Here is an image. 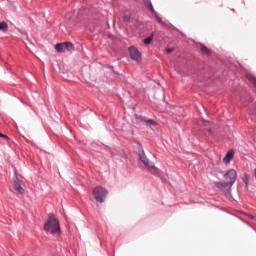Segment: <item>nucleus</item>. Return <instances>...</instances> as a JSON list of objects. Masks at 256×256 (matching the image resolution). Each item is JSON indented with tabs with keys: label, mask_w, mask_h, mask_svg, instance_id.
Masks as SVG:
<instances>
[{
	"label": "nucleus",
	"mask_w": 256,
	"mask_h": 256,
	"mask_svg": "<svg viewBox=\"0 0 256 256\" xmlns=\"http://www.w3.org/2000/svg\"><path fill=\"white\" fill-rule=\"evenodd\" d=\"M14 189L15 191L19 192L20 194L23 193V187H21V184H19V182L14 181Z\"/></svg>",
	"instance_id": "nucleus-12"
},
{
	"label": "nucleus",
	"mask_w": 256,
	"mask_h": 256,
	"mask_svg": "<svg viewBox=\"0 0 256 256\" xmlns=\"http://www.w3.org/2000/svg\"><path fill=\"white\" fill-rule=\"evenodd\" d=\"M7 29H9V25H7L6 22H0V31L7 33Z\"/></svg>",
	"instance_id": "nucleus-13"
},
{
	"label": "nucleus",
	"mask_w": 256,
	"mask_h": 256,
	"mask_svg": "<svg viewBox=\"0 0 256 256\" xmlns=\"http://www.w3.org/2000/svg\"><path fill=\"white\" fill-rule=\"evenodd\" d=\"M242 103H245V101H243V99L241 100Z\"/></svg>",
	"instance_id": "nucleus-23"
},
{
	"label": "nucleus",
	"mask_w": 256,
	"mask_h": 256,
	"mask_svg": "<svg viewBox=\"0 0 256 256\" xmlns=\"http://www.w3.org/2000/svg\"><path fill=\"white\" fill-rule=\"evenodd\" d=\"M132 61H139L141 59V52L135 46H131L128 49Z\"/></svg>",
	"instance_id": "nucleus-5"
},
{
	"label": "nucleus",
	"mask_w": 256,
	"mask_h": 256,
	"mask_svg": "<svg viewBox=\"0 0 256 256\" xmlns=\"http://www.w3.org/2000/svg\"><path fill=\"white\" fill-rule=\"evenodd\" d=\"M145 6L149 7V9L152 11V13L156 16L158 15L155 11V8H153V4L151 3V0H144Z\"/></svg>",
	"instance_id": "nucleus-8"
},
{
	"label": "nucleus",
	"mask_w": 256,
	"mask_h": 256,
	"mask_svg": "<svg viewBox=\"0 0 256 256\" xmlns=\"http://www.w3.org/2000/svg\"><path fill=\"white\" fill-rule=\"evenodd\" d=\"M44 231L51 235H61V226L55 214L48 215L47 221L44 223Z\"/></svg>",
	"instance_id": "nucleus-1"
},
{
	"label": "nucleus",
	"mask_w": 256,
	"mask_h": 256,
	"mask_svg": "<svg viewBox=\"0 0 256 256\" xmlns=\"http://www.w3.org/2000/svg\"><path fill=\"white\" fill-rule=\"evenodd\" d=\"M209 133H211V129H208Z\"/></svg>",
	"instance_id": "nucleus-24"
},
{
	"label": "nucleus",
	"mask_w": 256,
	"mask_h": 256,
	"mask_svg": "<svg viewBox=\"0 0 256 256\" xmlns=\"http://www.w3.org/2000/svg\"><path fill=\"white\" fill-rule=\"evenodd\" d=\"M66 51L68 53H73V51H75V46H73V43L66 42Z\"/></svg>",
	"instance_id": "nucleus-10"
},
{
	"label": "nucleus",
	"mask_w": 256,
	"mask_h": 256,
	"mask_svg": "<svg viewBox=\"0 0 256 256\" xmlns=\"http://www.w3.org/2000/svg\"><path fill=\"white\" fill-rule=\"evenodd\" d=\"M234 155H235V151L229 150V151L226 153L225 157L223 158V163H226V165H227L228 163H231V159H233Z\"/></svg>",
	"instance_id": "nucleus-6"
},
{
	"label": "nucleus",
	"mask_w": 256,
	"mask_h": 256,
	"mask_svg": "<svg viewBox=\"0 0 256 256\" xmlns=\"http://www.w3.org/2000/svg\"><path fill=\"white\" fill-rule=\"evenodd\" d=\"M157 21L160 23V25H165V21H163V19L161 17H159V14L155 15Z\"/></svg>",
	"instance_id": "nucleus-17"
},
{
	"label": "nucleus",
	"mask_w": 256,
	"mask_h": 256,
	"mask_svg": "<svg viewBox=\"0 0 256 256\" xmlns=\"http://www.w3.org/2000/svg\"><path fill=\"white\" fill-rule=\"evenodd\" d=\"M175 51L174 48H166V53H173Z\"/></svg>",
	"instance_id": "nucleus-19"
},
{
	"label": "nucleus",
	"mask_w": 256,
	"mask_h": 256,
	"mask_svg": "<svg viewBox=\"0 0 256 256\" xmlns=\"http://www.w3.org/2000/svg\"><path fill=\"white\" fill-rule=\"evenodd\" d=\"M224 179L226 182L217 183V187L219 189L233 187V185H235V181H237V171H235L234 169L229 170L226 174H224Z\"/></svg>",
	"instance_id": "nucleus-3"
},
{
	"label": "nucleus",
	"mask_w": 256,
	"mask_h": 256,
	"mask_svg": "<svg viewBox=\"0 0 256 256\" xmlns=\"http://www.w3.org/2000/svg\"><path fill=\"white\" fill-rule=\"evenodd\" d=\"M139 160L143 163L144 167L152 173V175L159 177V168L155 166V163L151 162V160L147 158L145 150H143V146H140Z\"/></svg>",
	"instance_id": "nucleus-2"
},
{
	"label": "nucleus",
	"mask_w": 256,
	"mask_h": 256,
	"mask_svg": "<svg viewBox=\"0 0 256 256\" xmlns=\"http://www.w3.org/2000/svg\"><path fill=\"white\" fill-rule=\"evenodd\" d=\"M0 137H3V139H9V137L3 133L0 132Z\"/></svg>",
	"instance_id": "nucleus-20"
},
{
	"label": "nucleus",
	"mask_w": 256,
	"mask_h": 256,
	"mask_svg": "<svg viewBox=\"0 0 256 256\" xmlns=\"http://www.w3.org/2000/svg\"><path fill=\"white\" fill-rule=\"evenodd\" d=\"M201 51L204 55H209V53H211V50H209V48L206 46H202Z\"/></svg>",
	"instance_id": "nucleus-16"
},
{
	"label": "nucleus",
	"mask_w": 256,
	"mask_h": 256,
	"mask_svg": "<svg viewBox=\"0 0 256 256\" xmlns=\"http://www.w3.org/2000/svg\"><path fill=\"white\" fill-rule=\"evenodd\" d=\"M249 219H255L253 215H248Z\"/></svg>",
	"instance_id": "nucleus-21"
},
{
	"label": "nucleus",
	"mask_w": 256,
	"mask_h": 256,
	"mask_svg": "<svg viewBox=\"0 0 256 256\" xmlns=\"http://www.w3.org/2000/svg\"><path fill=\"white\" fill-rule=\"evenodd\" d=\"M246 78L256 88V78H255V76H253V74H246Z\"/></svg>",
	"instance_id": "nucleus-9"
},
{
	"label": "nucleus",
	"mask_w": 256,
	"mask_h": 256,
	"mask_svg": "<svg viewBox=\"0 0 256 256\" xmlns=\"http://www.w3.org/2000/svg\"><path fill=\"white\" fill-rule=\"evenodd\" d=\"M152 41H153V35H151V36L145 38V39L143 40V43H144V45H151V42H152Z\"/></svg>",
	"instance_id": "nucleus-15"
},
{
	"label": "nucleus",
	"mask_w": 256,
	"mask_h": 256,
	"mask_svg": "<svg viewBox=\"0 0 256 256\" xmlns=\"http://www.w3.org/2000/svg\"><path fill=\"white\" fill-rule=\"evenodd\" d=\"M93 195L94 199L98 201V203H103V201H105V197H107V190L98 186L93 190Z\"/></svg>",
	"instance_id": "nucleus-4"
},
{
	"label": "nucleus",
	"mask_w": 256,
	"mask_h": 256,
	"mask_svg": "<svg viewBox=\"0 0 256 256\" xmlns=\"http://www.w3.org/2000/svg\"><path fill=\"white\" fill-rule=\"evenodd\" d=\"M122 19H123V21H124L125 23H129V21H131V16H129V15H124V16L122 17Z\"/></svg>",
	"instance_id": "nucleus-18"
},
{
	"label": "nucleus",
	"mask_w": 256,
	"mask_h": 256,
	"mask_svg": "<svg viewBox=\"0 0 256 256\" xmlns=\"http://www.w3.org/2000/svg\"><path fill=\"white\" fill-rule=\"evenodd\" d=\"M210 124H211V122H209V121L205 122V125H210Z\"/></svg>",
	"instance_id": "nucleus-22"
},
{
	"label": "nucleus",
	"mask_w": 256,
	"mask_h": 256,
	"mask_svg": "<svg viewBox=\"0 0 256 256\" xmlns=\"http://www.w3.org/2000/svg\"><path fill=\"white\" fill-rule=\"evenodd\" d=\"M140 121H144L149 127L157 125V122L153 119L143 120V118H140Z\"/></svg>",
	"instance_id": "nucleus-11"
},
{
	"label": "nucleus",
	"mask_w": 256,
	"mask_h": 256,
	"mask_svg": "<svg viewBox=\"0 0 256 256\" xmlns=\"http://www.w3.org/2000/svg\"><path fill=\"white\" fill-rule=\"evenodd\" d=\"M55 49L57 53H67L66 42L56 44Z\"/></svg>",
	"instance_id": "nucleus-7"
},
{
	"label": "nucleus",
	"mask_w": 256,
	"mask_h": 256,
	"mask_svg": "<svg viewBox=\"0 0 256 256\" xmlns=\"http://www.w3.org/2000/svg\"><path fill=\"white\" fill-rule=\"evenodd\" d=\"M225 197H227L229 201H235V199H233V195H231V187H229V189L226 190Z\"/></svg>",
	"instance_id": "nucleus-14"
}]
</instances>
